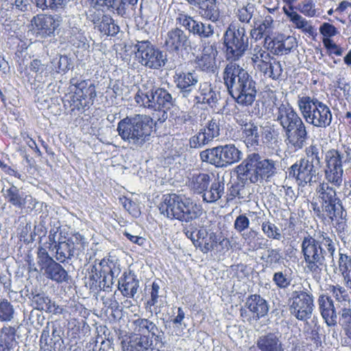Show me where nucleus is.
I'll return each mask as SVG.
<instances>
[{
  "label": "nucleus",
  "mask_w": 351,
  "mask_h": 351,
  "mask_svg": "<svg viewBox=\"0 0 351 351\" xmlns=\"http://www.w3.org/2000/svg\"><path fill=\"white\" fill-rule=\"evenodd\" d=\"M297 104L307 123L319 128H326L330 125L332 120L330 108L315 97L298 95Z\"/></svg>",
  "instance_id": "7"
},
{
  "label": "nucleus",
  "mask_w": 351,
  "mask_h": 351,
  "mask_svg": "<svg viewBox=\"0 0 351 351\" xmlns=\"http://www.w3.org/2000/svg\"><path fill=\"white\" fill-rule=\"evenodd\" d=\"M339 314V324L343 329L346 335L351 340V308H342Z\"/></svg>",
  "instance_id": "48"
},
{
  "label": "nucleus",
  "mask_w": 351,
  "mask_h": 351,
  "mask_svg": "<svg viewBox=\"0 0 351 351\" xmlns=\"http://www.w3.org/2000/svg\"><path fill=\"white\" fill-rule=\"evenodd\" d=\"M323 43L325 47L330 51V53H334L336 56H341L343 50L341 47L337 45L333 41L328 38H325L323 40Z\"/></svg>",
  "instance_id": "64"
},
{
  "label": "nucleus",
  "mask_w": 351,
  "mask_h": 351,
  "mask_svg": "<svg viewBox=\"0 0 351 351\" xmlns=\"http://www.w3.org/2000/svg\"><path fill=\"white\" fill-rule=\"evenodd\" d=\"M217 244L228 247L229 241L227 239L218 236L215 232H210L208 237L202 242H199V246L203 253H208L216 247Z\"/></svg>",
  "instance_id": "35"
},
{
  "label": "nucleus",
  "mask_w": 351,
  "mask_h": 351,
  "mask_svg": "<svg viewBox=\"0 0 351 351\" xmlns=\"http://www.w3.org/2000/svg\"><path fill=\"white\" fill-rule=\"evenodd\" d=\"M59 17L51 15H37L32 21V25L42 37H47L53 34L60 25Z\"/></svg>",
  "instance_id": "21"
},
{
  "label": "nucleus",
  "mask_w": 351,
  "mask_h": 351,
  "mask_svg": "<svg viewBox=\"0 0 351 351\" xmlns=\"http://www.w3.org/2000/svg\"><path fill=\"white\" fill-rule=\"evenodd\" d=\"M224 43L228 60H239L249 47V37L244 27L230 25L224 33Z\"/></svg>",
  "instance_id": "10"
},
{
  "label": "nucleus",
  "mask_w": 351,
  "mask_h": 351,
  "mask_svg": "<svg viewBox=\"0 0 351 351\" xmlns=\"http://www.w3.org/2000/svg\"><path fill=\"white\" fill-rule=\"evenodd\" d=\"M67 0H32L37 7L45 10L46 8L58 9L62 8Z\"/></svg>",
  "instance_id": "58"
},
{
  "label": "nucleus",
  "mask_w": 351,
  "mask_h": 351,
  "mask_svg": "<svg viewBox=\"0 0 351 351\" xmlns=\"http://www.w3.org/2000/svg\"><path fill=\"white\" fill-rule=\"evenodd\" d=\"M284 132L285 142L288 146L295 150H299L304 147L308 136L306 127L302 120Z\"/></svg>",
  "instance_id": "15"
},
{
  "label": "nucleus",
  "mask_w": 351,
  "mask_h": 351,
  "mask_svg": "<svg viewBox=\"0 0 351 351\" xmlns=\"http://www.w3.org/2000/svg\"><path fill=\"white\" fill-rule=\"evenodd\" d=\"M199 157L202 162L224 168L239 162L243 153L234 144H227L206 149L200 152Z\"/></svg>",
  "instance_id": "9"
},
{
  "label": "nucleus",
  "mask_w": 351,
  "mask_h": 351,
  "mask_svg": "<svg viewBox=\"0 0 351 351\" xmlns=\"http://www.w3.org/2000/svg\"><path fill=\"white\" fill-rule=\"evenodd\" d=\"M217 51L215 47V42L211 40L204 43L202 46V54L197 56L195 60L197 66L201 70L208 72H213L216 68V56Z\"/></svg>",
  "instance_id": "17"
},
{
  "label": "nucleus",
  "mask_w": 351,
  "mask_h": 351,
  "mask_svg": "<svg viewBox=\"0 0 351 351\" xmlns=\"http://www.w3.org/2000/svg\"><path fill=\"white\" fill-rule=\"evenodd\" d=\"M213 140L207 136L206 133L202 129L195 135L191 137L189 145L191 148H202L210 143Z\"/></svg>",
  "instance_id": "51"
},
{
  "label": "nucleus",
  "mask_w": 351,
  "mask_h": 351,
  "mask_svg": "<svg viewBox=\"0 0 351 351\" xmlns=\"http://www.w3.org/2000/svg\"><path fill=\"white\" fill-rule=\"evenodd\" d=\"M273 281L278 288L286 289L290 285L291 279L282 271H278L274 274Z\"/></svg>",
  "instance_id": "61"
},
{
  "label": "nucleus",
  "mask_w": 351,
  "mask_h": 351,
  "mask_svg": "<svg viewBox=\"0 0 351 351\" xmlns=\"http://www.w3.org/2000/svg\"><path fill=\"white\" fill-rule=\"evenodd\" d=\"M295 38L293 36H287L281 40L274 42L272 49L276 55L287 54L295 46Z\"/></svg>",
  "instance_id": "40"
},
{
  "label": "nucleus",
  "mask_w": 351,
  "mask_h": 351,
  "mask_svg": "<svg viewBox=\"0 0 351 351\" xmlns=\"http://www.w3.org/2000/svg\"><path fill=\"white\" fill-rule=\"evenodd\" d=\"M245 306L252 313V317L255 320L265 317L269 311L267 302L257 294L250 295L246 300Z\"/></svg>",
  "instance_id": "24"
},
{
  "label": "nucleus",
  "mask_w": 351,
  "mask_h": 351,
  "mask_svg": "<svg viewBox=\"0 0 351 351\" xmlns=\"http://www.w3.org/2000/svg\"><path fill=\"white\" fill-rule=\"evenodd\" d=\"M43 274L49 279L62 283L67 282L69 280V274L63 267L55 261L43 271Z\"/></svg>",
  "instance_id": "33"
},
{
  "label": "nucleus",
  "mask_w": 351,
  "mask_h": 351,
  "mask_svg": "<svg viewBox=\"0 0 351 351\" xmlns=\"http://www.w3.org/2000/svg\"><path fill=\"white\" fill-rule=\"evenodd\" d=\"M260 351H286L279 332H269L260 335L256 341Z\"/></svg>",
  "instance_id": "20"
},
{
  "label": "nucleus",
  "mask_w": 351,
  "mask_h": 351,
  "mask_svg": "<svg viewBox=\"0 0 351 351\" xmlns=\"http://www.w3.org/2000/svg\"><path fill=\"white\" fill-rule=\"evenodd\" d=\"M317 168L304 158H301L293 164L289 169V176H292L300 186L307 184L312 185L316 182Z\"/></svg>",
  "instance_id": "12"
},
{
  "label": "nucleus",
  "mask_w": 351,
  "mask_h": 351,
  "mask_svg": "<svg viewBox=\"0 0 351 351\" xmlns=\"http://www.w3.org/2000/svg\"><path fill=\"white\" fill-rule=\"evenodd\" d=\"M98 28L102 34L107 36H114L119 32V27L114 23L112 18L108 16L102 17Z\"/></svg>",
  "instance_id": "46"
},
{
  "label": "nucleus",
  "mask_w": 351,
  "mask_h": 351,
  "mask_svg": "<svg viewBox=\"0 0 351 351\" xmlns=\"http://www.w3.org/2000/svg\"><path fill=\"white\" fill-rule=\"evenodd\" d=\"M261 62L257 64L258 69L263 73L264 75L272 80H278L283 71V66L280 62L271 58L266 51L261 52Z\"/></svg>",
  "instance_id": "18"
},
{
  "label": "nucleus",
  "mask_w": 351,
  "mask_h": 351,
  "mask_svg": "<svg viewBox=\"0 0 351 351\" xmlns=\"http://www.w3.org/2000/svg\"><path fill=\"white\" fill-rule=\"evenodd\" d=\"M306 158L304 160H308L310 163L315 165L318 168L321 166L323 152H320L319 148L316 145H311L305 149Z\"/></svg>",
  "instance_id": "47"
},
{
  "label": "nucleus",
  "mask_w": 351,
  "mask_h": 351,
  "mask_svg": "<svg viewBox=\"0 0 351 351\" xmlns=\"http://www.w3.org/2000/svg\"><path fill=\"white\" fill-rule=\"evenodd\" d=\"M324 178L327 183L339 188L343 181V164L351 165V148L344 147L343 151L331 149L324 157Z\"/></svg>",
  "instance_id": "8"
},
{
  "label": "nucleus",
  "mask_w": 351,
  "mask_h": 351,
  "mask_svg": "<svg viewBox=\"0 0 351 351\" xmlns=\"http://www.w3.org/2000/svg\"><path fill=\"white\" fill-rule=\"evenodd\" d=\"M69 41L73 45L80 47V43L84 45L85 37L77 27H72L69 30Z\"/></svg>",
  "instance_id": "62"
},
{
  "label": "nucleus",
  "mask_w": 351,
  "mask_h": 351,
  "mask_svg": "<svg viewBox=\"0 0 351 351\" xmlns=\"http://www.w3.org/2000/svg\"><path fill=\"white\" fill-rule=\"evenodd\" d=\"M337 208H335V210L330 213H328V216L330 219L338 218L336 223L335 228L339 232H342L345 230L347 227L346 225V211L343 209L342 204H338Z\"/></svg>",
  "instance_id": "42"
},
{
  "label": "nucleus",
  "mask_w": 351,
  "mask_h": 351,
  "mask_svg": "<svg viewBox=\"0 0 351 351\" xmlns=\"http://www.w3.org/2000/svg\"><path fill=\"white\" fill-rule=\"evenodd\" d=\"M133 330L139 334L150 333L155 341L162 343L163 332L157 326L147 319L138 318L132 322Z\"/></svg>",
  "instance_id": "27"
},
{
  "label": "nucleus",
  "mask_w": 351,
  "mask_h": 351,
  "mask_svg": "<svg viewBox=\"0 0 351 351\" xmlns=\"http://www.w3.org/2000/svg\"><path fill=\"white\" fill-rule=\"evenodd\" d=\"M120 202L124 208L132 216L137 217L139 216L141 212L138 204L125 197L119 199Z\"/></svg>",
  "instance_id": "59"
},
{
  "label": "nucleus",
  "mask_w": 351,
  "mask_h": 351,
  "mask_svg": "<svg viewBox=\"0 0 351 351\" xmlns=\"http://www.w3.org/2000/svg\"><path fill=\"white\" fill-rule=\"evenodd\" d=\"M164 39V45L170 52H178L191 47L190 35L179 27L169 29Z\"/></svg>",
  "instance_id": "14"
},
{
  "label": "nucleus",
  "mask_w": 351,
  "mask_h": 351,
  "mask_svg": "<svg viewBox=\"0 0 351 351\" xmlns=\"http://www.w3.org/2000/svg\"><path fill=\"white\" fill-rule=\"evenodd\" d=\"M32 302L35 305L34 308L39 311L51 313L56 310L55 304L51 302V300L43 294L35 295L33 297Z\"/></svg>",
  "instance_id": "45"
},
{
  "label": "nucleus",
  "mask_w": 351,
  "mask_h": 351,
  "mask_svg": "<svg viewBox=\"0 0 351 351\" xmlns=\"http://www.w3.org/2000/svg\"><path fill=\"white\" fill-rule=\"evenodd\" d=\"M284 11L296 28L301 29L303 32L310 36L314 35L315 29L310 21H308L297 12L294 11L292 7L289 8V10L284 8Z\"/></svg>",
  "instance_id": "32"
},
{
  "label": "nucleus",
  "mask_w": 351,
  "mask_h": 351,
  "mask_svg": "<svg viewBox=\"0 0 351 351\" xmlns=\"http://www.w3.org/2000/svg\"><path fill=\"white\" fill-rule=\"evenodd\" d=\"M135 47L137 49L136 56L142 65L152 69H159L165 65L166 54L149 41L138 42Z\"/></svg>",
  "instance_id": "11"
},
{
  "label": "nucleus",
  "mask_w": 351,
  "mask_h": 351,
  "mask_svg": "<svg viewBox=\"0 0 351 351\" xmlns=\"http://www.w3.org/2000/svg\"><path fill=\"white\" fill-rule=\"evenodd\" d=\"M184 317V312L182 308L179 307L177 315L171 320L173 325V333L176 336L181 337L184 334V330L186 328V324L183 322Z\"/></svg>",
  "instance_id": "49"
},
{
  "label": "nucleus",
  "mask_w": 351,
  "mask_h": 351,
  "mask_svg": "<svg viewBox=\"0 0 351 351\" xmlns=\"http://www.w3.org/2000/svg\"><path fill=\"white\" fill-rule=\"evenodd\" d=\"M176 24L188 31V34H193L196 24L198 22L194 17L186 14L184 12L178 13L176 18Z\"/></svg>",
  "instance_id": "41"
},
{
  "label": "nucleus",
  "mask_w": 351,
  "mask_h": 351,
  "mask_svg": "<svg viewBox=\"0 0 351 351\" xmlns=\"http://www.w3.org/2000/svg\"><path fill=\"white\" fill-rule=\"evenodd\" d=\"M263 233L269 239L280 240L281 234L278 228L273 223L267 221L261 225Z\"/></svg>",
  "instance_id": "55"
},
{
  "label": "nucleus",
  "mask_w": 351,
  "mask_h": 351,
  "mask_svg": "<svg viewBox=\"0 0 351 351\" xmlns=\"http://www.w3.org/2000/svg\"><path fill=\"white\" fill-rule=\"evenodd\" d=\"M266 262L269 265L279 263L282 258L280 250L278 249L269 248L267 250Z\"/></svg>",
  "instance_id": "63"
},
{
  "label": "nucleus",
  "mask_w": 351,
  "mask_h": 351,
  "mask_svg": "<svg viewBox=\"0 0 351 351\" xmlns=\"http://www.w3.org/2000/svg\"><path fill=\"white\" fill-rule=\"evenodd\" d=\"M2 193L6 201L16 208H22L25 204L27 195L12 184L4 186Z\"/></svg>",
  "instance_id": "29"
},
{
  "label": "nucleus",
  "mask_w": 351,
  "mask_h": 351,
  "mask_svg": "<svg viewBox=\"0 0 351 351\" xmlns=\"http://www.w3.org/2000/svg\"><path fill=\"white\" fill-rule=\"evenodd\" d=\"M313 306L312 295L304 291L293 293L290 312L298 319L304 321L309 319L312 315Z\"/></svg>",
  "instance_id": "13"
},
{
  "label": "nucleus",
  "mask_w": 351,
  "mask_h": 351,
  "mask_svg": "<svg viewBox=\"0 0 351 351\" xmlns=\"http://www.w3.org/2000/svg\"><path fill=\"white\" fill-rule=\"evenodd\" d=\"M315 3L313 0H303L295 7L300 13L308 17H314L317 15Z\"/></svg>",
  "instance_id": "50"
},
{
  "label": "nucleus",
  "mask_w": 351,
  "mask_h": 351,
  "mask_svg": "<svg viewBox=\"0 0 351 351\" xmlns=\"http://www.w3.org/2000/svg\"><path fill=\"white\" fill-rule=\"evenodd\" d=\"M223 80L229 94L238 104L252 105L257 93L256 84L247 71L238 64L230 62L223 70Z\"/></svg>",
  "instance_id": "1"
},
{
  "label": "nucleus",
  "mask_w": 351,
  "mask_h": 351,
  "mask_svg": "<svg viewBox=\"0 0 351 351\" xmlns=\"http://www.w3.org/2000/svg\"><path fill=\"white\" fill-rule=\"evenodd\" d=\"M276 162L263 158L258 153H252L236 168L239 177L251 183L267 180L276 172Z\"/></svg>",
  "instance_id": "6"
},
{
  "label": "nucleus",
  "mask_w": 351,
  "mask_h": 351,
  "mask_svg": "<svg viewBox=\"0 0 351 351\" xmlns=\"http://www.w3.org/2000/svg\"><path fill=\"white\" fill-rule=\"evenodd\" d=\"M219 98V92L215 90L212 85L208 82L200 84L199 94L195 97L196 103L208 104L211 108L217 106Z\"/></svg>",
  "instance_id": "25"
},
{
  "label": "nucleus",
  "mask_w": 351,
  "mask_h": 351,
  "mask_svg": "<svg viewBox=\"0 0 351 351\" xmlns=\"http://www.w3.org/2000/svg\"><path fill=\"white\" fill-rule=\"evenodd\" d=\"M316 192L322 202L323 210L327 213L332 212L335 210V208H337V206L338 204H341L336 197L335 189L330 186L329 183L325 182L319 183L316 189Z\"/></svg>",
  "instance_id": "19"
},
{
  "label": "nucleus",
  "mask_w": 351,
  "mask_h": 351,
  "mask_svg": "<svg viewBox=\"0 0 351 351\" xmlns=\"http://www.w3.org/2000/svg\"><path fill=\"white\" fill-rule=\"evenodd\" d=\"M111 271V268L108 265V261L105 259L97 262L96 260L88 271V278L93 281L92 285H96L101 279L104 274Z\"/></svg>",
  "instance_id": "37"
},
{
  "label": "nucleus",
  "mask_w": 351,
  "mask_h": 351,
  "mask_svg": "<svg viewBox=\"0 0 351 351\" xmlns=\"http://www.w3.org/2000/svg\"><path fill=\"white\" fill-rule=\"evenodd\" d=\"M14 307L10 302L5 299L0 300V321L9 322L14 317Z\"/></svg>",
  "instance_id": "53"
},
{
  "label": "nucleus",
  "mask_w": 351,
  "mask_h": 351,
  "mask_svg": "<svg viewBox=\"0 0 351 351\" xmlns=\"http://www.w3.org/2000/svg\"><path fill=\"white\" fill-rule=\"evenodd\" d=\"M254 213L249 212L248 214L243 213L239 215L234 221V228L238 233H242L250 228V219Z\"/></svg>",
  "instance_id": "52"
},
{
  "label": "nucleus",
  "mask_w": 351,
  "mask_h": 351,
  "mask_svg": "<svg viewBox=\"0 0 351 351\" xmlns=\"http://www.w3.org/2000/svg\"><path fill=\"white\" fill-rule=\"evenodd\" d=\"M224 194V183L215 180L202 194L203 200L207 203H215Z\"/></svg>",
  "instance_id": "36"
},
{
  "label": "nucleus",
  "mask_w": 351,
  "mask_h": 351,
  "mask_svg": "<svg viewBox=\"0 0 351 351\" xmlns=\"http://www.w3.org/2000/svg\"><path fill=\"white\" fill-rule=\"evenodd\" d=\"M215 34L214 26L208 23H203L198 21L193 32V35L197 36L204 46V43H207L206 40L210 39Z\"/></svg>",
  "instance_id": "39"
},
{
  "label": "nucleus",
  "mask_w": 351,
  "mask_h": 351,
  "mask_svg": "<svg viewBox=\"0 0 351 351\" xmlns=\"http://www.w3.org/2000/svg\"><path fill=\"white\" fill-rule=\"evenodd\" d=\"M157 344H154L152 338L149 336H136L130 339L126 351H161Z\"/></svg>",
  "instance_id": "28"
},
{
  "label": "nucleus",
  "mask_w": 351,
  "mask_h": 351,
  "mask_svg": "<svg viewBox=\"0 0 351 351\" xmlns=\"http://www.w3.org/2000/svg\"><path fill=\"white\" fill-rule=\"evenodd\" d=\"M327 290L337 302H343L349 301V295L343 287L339 285H330Z\"/></svg>",
  "instance_id": "56"
},
{
  "label": "nucleus",
  "mask_w": 351,
  "mask_h": 351,
  "mask_svg": "<svg viewBox=\"0 0 351 351\" xmlns=\"http://www.w3.org/2000/svg\"><path fill=\"white\" fill-rule=\"evenodd\" d=\"M274 117L275 120L282 126L284 131L302 120L289 104H281L277 108Z\"/></svg>",
  "instance_id": "16"
},
{
  "label": "nucleus",
  "mask_w": 351,
  "mask_h": 351,
  "mask_svg": "<svg viewBox=\"0 0 351 351\" xmlns=\"http://www.w3.org/2000/svg\"><path fill=\"white\" fill-rule=\"evenodd\" d=\"M54 260L49 256L47 250L40 247L37 252V263L40 267L41 271H45L48 265H50Z\"/></svg>",
  "instance_id": "57"
},
{
  "label": "nucleus",
  "mask_w": 351,
  "mask_h": 351,
  "mask_svg": "<svg viewBox=\"0 0 351 351\" xmlns=\"http://www.w3.org/2000/svg\"><path fill=\"white\" fill-rule=\"evenodd\" d=\"M339 269L341 274L343 275L351 271V256L341 253L340 251L339 252Z\"/></svg>",
  "instance_id": "60"
},
{
  "label": "nucleus",
  "mask_w": 351,
  "mask_h": 351,
  "mask_svg": "<svg viewBox=\"0 0 351 351\" xmlns=\"http://www.w3.org/2000/svg\"><path fill=\"white\" fill-rule=\"evenodd\" d=\"M152 83L147 82L138 89L134 100L139 106L153 110V119L160 123L167 119V110L176 105V98L163 88H154Z\"/></svg>",
  "instance_id": "3"
},
{
  "label": "nucleus",
  "mask_w": 351,
  "mask_h": 351,
  "mask_svg": "<svg viewBox=\"0 0 351 351\" xmlns=\"http://www.w3.org/2000/svg\"><path fill=\"white\" fill-rule=\"evenodd\" d=\"M221 117V114H215L207 122L205 128L202 129L211 140H213L220 134Z\"/></svg>",
  "instance_id": "44"
},
{
  "label": "nucleus",
  "mask_w": 351,
  "mask_h": 351,
  "mask_svg": "<svg viewBox=\"0 0 351 351\" xmlns=\"http://www.w3.org/2000/svg\"><path fill=\"white\" fill-rule=\"evenodd\" d=\"M273 19L270 16H267L261 24L254 22V27L250 32L252 38L256 40L261 39L267 35V29L271 27Z\"/></svg>",
  "instance_id": "43"
},
{
  "label": "nucleus",
  "mask_w": 351,
  "mask_h": 351,
  "mask_svg": "<svg viewBox=\"0 0 351 351\" xmlns=\"http://www.w3.org/2000/svg\"><path fill=\"white\" fill-rule=\"evenodd\" d=\"M160 214L171 219H178L182 222H190L199 218L202 214V206L191 199L167 194L159 206Z\"/></svg>",
  "instance_id": "5"
},
{
  "label": "nucleus",
  "mask_w": 351,
  "mask_h": 351,
  "mask_svg": "<svg viewBox=\"0 0 351 351\" xmlns=\"http://www.w3.org/2000/svg\"><path fill=\"white\" fill-rule=\"evenodd\" d=\"M255 10L253 4L248 3L237 10V16L241 23H249L254 16Z\"/></svg>",
  "instance_id": "54"
},
{
  "label": "nucleus",
  "mask_w": 351,
  "mask_h": 351,
  "mask_svg": "<svg viewBox=\"0 0 351 351\" xmlns=\"http://www.w3.org/2000/svg\"><path fill=\"white\" fill-rule=\"evenodd\" d=\"M239 124L242 125L243 136L247 146L258 145L261 135L263 134L264 127L258 125L253 122L244 123V121H240Z\"/></svg>",
  "instance_id": "26"
},
{
  "label": "nucleus",
  "mask_w": 351,
  "mask_h": 351,
  "mask_svg": "<svg viewBox=\"0 0 351 351\" xmlns=\"http://www.w3.org/2000/svg\"><path fill=\"white\" fill-rule=\"evenodd\" d=\"M335 242L326 233H320L319 240L310 235L304 237L301 243L305 269L313 275H319L326 267V258L334 261Z\"/></svg>",
  "instance_id": "2"
},
{
  "label": "nucleus",
  "mask_w": 351,
  "mask_h": 351,
  "mask_svg": "<svg viewBox=\"0 0 351 351\" xmlns=\"http://www.w3.org/2000/svg\"><path fill=\"white\" fill-rule=\"evenodd\" d=\"M153 120V118L145 114L127 117L119 122L118 134L132 148H141L149 141Z\"/></svg>",
  "instance_id": "4"
},
{
  "label": "nucleus",
  "mask_w": 351,
  "mask_h": 351,
  "mask_svg": "<svg viewBox=\"0 0 351 351\" xmlns=\"http://www.w3.org/2000/svg\"><path fill=\"white\" fill-rule=\"evenodd\" d=\"M75 244L73 241L59 242L56 247V260L64 263L66 259H71L73 256Z\"/></svg>",
  "instance_id": "38"
},
{
  "label": "nucleus",
  "mask_w": 351,
  "mask_h": 351,
  "mask_svg": "<svg viewBox=\"0 0 351 351\" xmlns=\"http://www.w3.org/2000/svg\"><path fill=\"white\" fill-rule=\"evenodd\" d=\"M319 310L328 326H335L337 324V313L331 297L322 294L318 298Z\"/></svg>",
  "instance_id": "23"
},
{
  "label": "nucleus",
  "mask_w": 351,
  "mask_h": 351,
  "mask_svg": "<svg viewBox=\"0 0 351 351\" xmlns=\"http://www.w3.org/2000/svg\"><path fill=\"white\" fill-rule=\"evenodd\" d=\"M198 75L195 71L176 72L174 82L183 97H186L198 83Z\"/></svg>",
  "instance_id": "22"
},
{
  "label": "nucleus",
  "mask_w": 351,
  "mask_h": 351,
  "mask_svg": "<svg viewBox=\"0 0 351 351\" xmlns=\"http://www.w3.org/2000/svg\"><path fill=\"white\" fill-rule=\"evenodd\" d=\"M139 287V281L134 274L124 273L119 280V289L128 298H134Z\"/></svg>",
  "instance_id": "30"
},
{
  "label": "nucleus",
  "mask_w": 351,
  "mask_h": 351,
  "mask_svg": "<svg viewBox=\"0 0 351 351\" xmlns=\"http://www.w3.org/2000/svg\"><path fill=\"white\" fill-rule=\"evenodd\" d=\"M70 84L71 86H75V93L84 99H93L96 97L95 86L90 81H80L77 77H73Z\"/></svg>",
  "instance_id": "31"
},
{
  "label": "nucleus",
  "mask_w": 351,
  "mask_h": 351,
  "mask_svg": "<svg viewBox=\"0 0 351 351\" xmlns=\"http://www.w3.org/2000/svg\"><path fill=\"white\" fill-rule=\"evenodd\" d=\"M210 176L208 173H194L189 178V186L194 192L203 194L209 186Z\"/></svg>",
  "instance_id": "34"
}]
</instances>
